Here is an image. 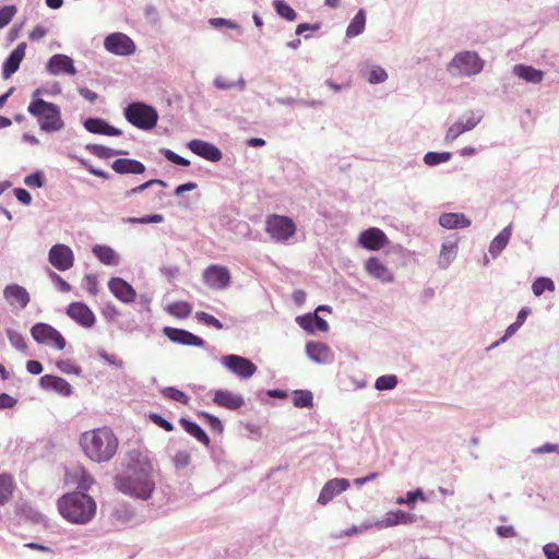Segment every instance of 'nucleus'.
Segmentation results:
<instances>
[{
  "label": "nucleus",
  "instance_id": "nucleus-1",
  "mask_svg": "<svg viewBox=\"0 0 559 559\" xmlns=\"http://www.w3.org/2000/svg\"><path fill=\"white\" fill-rule=\"evenodd\" d=\"M80 444L85 455L97 463L109 461L118 449V439L108 428H97L82 433Z\"/></svg>",
  "mask_w": 559,
  "mask_h": 559
},
{
  "label": "nucleus",
  "instance_id": "nucleus-2",
  "mask_svg": "<svg viewBox=\"0 0 559 559\" xmlns=\"http://www.w3.org/2000/svg\"><path fill=\"white\" fill-rule=\"evenodd\" d=\"M115 485L117 489L126 495L148 499L154 490L152 479V466L148 463L139 466L129 467L124 476L116 477Z\"/></svg>",
  "mask_w": 559,
  "mask_h": 559
},
{
  "label": "nucleus",
  "instance_id": "nucleus-3",
  "mask_svg": "<svg viewBox=\"0 0 559 559\" xmlns=\"http://www.w3.org/2000/svg\"><path fill=\"white\" fill-rule=\"evenodd\" d=\"M60 514L69 522L85 524L96 514L95 500L84 492H71L58 500Z\"/></svg>",
  "mask_w": 559,
  "mask_h": 559
},
{
  "label": "nucleus",
  "instance_id": "nucleus-4",
  "mask_svg": "<svg viewBox=\"0 0 559 559\" xmlns=\"http://www.w3.org/2000/svg\"><path fill=\"white\" fill-rule=\"evenodd\" d=\"M39 90L33 93V99L27 108L28 112L37 118L43 131L55 132L61 130L64 123L61 119L59 107L39 98Z\"/></svg>",
  "mask_w": 559,
  "mask_h": 559
},
{
  "label": "nucleus",
  "instance_id": "nucleus-5",
  "mask_svg": "<svg viewBox=\"0 0 559 559\" xmlns=\"http://www.w3.org/2000/svg\"><path fill=\"white\" fill-rule=\"evenodd\" d=\"M124 118L138 129L151 130L157 124L158 112L153 106L134 102L124 108Z\"/></svg>",
  "mask_w": 559,
  "mask_h": 559
},
{
  "label": "nucleus",
  "instance_id": "nucleus-6",
  "mask_svg": "<svg viewBox=\"0 0 559 559\" xmlns=\"http://www.w3.org/2000/svg\"><path fill=\"white\" fill-rule=\"evenodd\" d=\"M265 231L278 242H285L296 234V224L284 215L272 214L266 217Z\"/></svg>",
  "mask_w": 559,
  "mask_h": 559
},
{
  "label": "nucleus",
  "instance_id": "nucleus-7",
  "mask_svg": "<svg viewBox=\"0 0 559 559\" xmlns=\"http://www.w3.org/2000/svg\"><path fill=\"white\" fill-rule=\"evenodd\" d=\"M484 68V61L474 51L457 53L450 63V69L461 75H474Z\"/></svg>",
  "mask_w": 559,
  "mask_h": 559
},
{
  "label": "nucleus",
  "instance_id": "nucleus-8",
  "mask_svg": "<svg viewBox=\"0 0 559 559\" xmlns=\"http://www.w3.org/2000/svg\"><path fill=\"white\" fill-rule=\"evenodd\" d=\"M33 338L40 344L53 345L58 349L66 347V340L59 331L46 323H37L31 330Z\"/></svg>",
  "mask_w": 559,
  "mask_h": 559
},
{
  "label": "nucleus",
  "instance_id": "nucleus-9",
  "mask_svg": "<svg viewBox=\"0 0 559 559\" xmlns=\"http://www.w3.org/2000/svg\"><path fill=\"white\" fill-rule=\"evenodd\" d=\"M222 365L242 379H248L257 372V366L248 358L238 355L222 357Z\"/></svg>",
  "mask_w": 559,
  "mask_h": 559
},
{
  "label": "nucleus",
  "instance_id": "nucleus-10",
  "mask_svg": "<svg viewBox=\"0 0 559 559\" xmlns=\"http://www.w3.org/2000/svg\"><path fill=\"white\" fill-rule=\"evenodd\" d=\"M230 272L226 266L212 264L203 271V281L213 289H225L230 283Z\"/></svg>",
  "mask_w": 559,
  "mask_h": 559
},
{
  "label": "nucleus",
  "instance_id": "nucleus-11",
  "mask_svg": "<svg viewBox=\"0 0 559 559\" xmlns=\"http://www.w3.org/2000/svg\"><path fill=\"white\" fill-rule=\"evenodd\" d=\"M105 48L115 55L129 56L135 51L133 40L123 33L108 35L104 41Z\"/></svg>",
  "mask_w": 559,
  "mask_h": 559
},
{
  "label": "nucleus",
  "instance_id": "nucleus-12",
  "mask_svg": "<svg viewBox=\"0 0 559 559\" xmlns=\"http://www.w3.org/2000/svg\"><path fill=\"white\" fill-rule=\"evenodd\" d=\"M48 259L50 264L59 271H67L74 264V254L67 245L58 243L50 248Z\"/></svg>",
  "mask_w": 559,
  "mask_h": 559
},
{
  "label": "nucleus",
  "instance_id": "nucleus-13",
  "mask_svg": "<svg viewBox=\"0 0 559 559\" xmlns=\"http://www.w3.org/2000/svg\"><path fill=\"white\" fill-rule=\"evenodd\" d=\"M358 243L367 250L378 251L389 243V239L380 228L370 227L359 234Z\"/></svg>",
  "mask_w": 559,
  "mask_h": 559
},
{
  "label": "nucleus",
  "instance_id": "nucleus-14",
  "mask_svg": "<svg viewBox=\"0 0 559 559\" xmlns=\"http://www.w3.org/2000/svg\"><path fill=\"white\" fill-rule=\"evenodd\" d=\"M483 119V116L475 111H469L465 117V120H460L451 124L445 133V142H453L462 133L473 130L477 127Z\"/></svg>",
  "mask_w": 559,
  "mask_h": 559
},
{
  "label": "nucleus",
  "instance_id": "nucleus-15",
  "mask_svg": "<svg viewBox=\"0 0 559 559\" xmlns=\"http://www.w3.org/2000/svg\"><path fill=\"white\" fill-rule=\"evenodd\" d=\"M66 484L75 486L78 489L87 491L94 484L93 476L81 465H74L67 469Z\"/></svg>",
  "mask_w": 559,
  "mask_h": 559
},
{
  "label": "nucleus",
  "instance_id": "nucleus-16",
  "mask_svg": "<svg viewBox=\"0 0 559 559\" xmlns=\"http://www.w3.org/2000/svg\"><path fill=\"white\" fill-rule=\"evenodd\" d=\"M67 314L85 329L92 328L96 322L94 312L83 302H72L67 309Z\"/></svg>",
  "mask_w": 559,
  "mask_h": 559
},
{
  "label": "nucleus",
  "instance_id": "nucleus-17",
  "mask_svg": "<svg viewBox=\"0 0 559 559\" xmlns=\"http://www.w3.org/2000/svg\"><path fill=\"white\" fill-rule=\"evenodd\" d=\"M365 271L381 283H391L394 281L393 272L381 262L377 257H371L365 261Z\"/></svg>",
  "mask_w": 559,
  "mask_h": 559
},
{
  "label": "nucleus",
  "instance_id": "nucleus-18",
  "mask_svg": "<svg viewBox=\"0 0 559 559\" xmlns=\"http://www.w3.org/2000/svg\"><path fill=\"white\" fill-rule=\"evenodd\" d=\"M108 288L111 294L121 302L130 304L136 298L134 288L120 277H112L108 282Z\"/></svg>",
  "mask_w": 559,
  "mask_h": 559
},
{
  "label": "nucleus",
  "instance_id": "nucleus-19",
  "mask_svg": "<svg viewBox=\"0 0 559 559\" xmlns=\"http://www.w3.org/2000/svg\"><path fill=\"white\" fill-rule=\"evenodd\" d=\"M163 332L171 342L181 345L202 347L205 344L201 337L186 330L165 326Z\"/></svg>",
  "mask_w": 559,
  "mask_h": 559
},
{
  "label": "nucleus",
  "instance_id": "nucleus-20",
  "mask_svg": "<svg viewBox=\"0 0 559 559\" xmlns=\"http://www.w3.org/2000/svg\"><path fill=\"white\" fill-rule=\"evenodd\" d=\"M349 487V481L345 478H333L325 483L318 497V503L325 506L335 496L342 493Z\"/></svg>",
  "mask_w": 559,
  "mask_h": 559
},
{
  "label": "nucleus",
  "instance_id": "nucleus-21",
  "mask_svg": "<svg viewBox=\"0 0 559 559\" xmlns=\"http://www.w3.org/2000/svg\"><path fill=\"white\" fill-rule=\"evenodd\" d=\"M46 68L47 71L53 75H58L62 72L70 75H74L76 73L73 60L70 57L60 53L53 55L49 59Z\"/></svg>",
  "mask_w": 559,
  "mask_h": 559
},
{
  "label": "nucleus",
  "instance_id": "nucleus-22",
  "mask_svg": "<svg viewBox=\"0 0 559 559\" xmlns=\"http://www.w3.org/2000/svg\"><path fill=\"white\" fill-rule=\"evenodd\" d=\"M188 147L197 155L210 160L218 162L222 158V152L212 143L202 140H192Z\"/></svg>",
  "mask_w": 559,
  "mask_h": 559
},
{
  "label": "nucleus",
  "instance_id": "nucleus-23",
  "mask_svg": "<svg viewBox=\"0 0 559 559\" xmlns=\"http://www.w3.org/2000/svg\"><path fill=\"white\" fill-rule=\"evenodd\" d=\"M26 43H21L16 46V48L10 53L7 60L3 63L2 68V76L4 79L11 78L14 74L25 57Z\"/></svg>",
  "mask_w": 559,
  "mask_h": 559
},
{
  "label": "nucleus",
  "instance_id": "nucleus-24",
  "mask_svg": "<svg viewBox=\"0 0 559 559\" xmlns=\"http://www.w3.org/2000/svg\"><path fill=\"white\" fill-rule=\"evenodd\" d=\"M213 402L219 406L230 411L240 408L245 401L242 396L234 394L228 390H217L214 393Z\"/></svg>",
  "mask_w": 559,
  "mask_h": 559
},
{
  "label": "nucleus",
  "instance_id": "nucleus-25",
  "mask_svg": "<svg viewBox=\"0 0 559 559\" xmlns=\"http://www.w3.org/2000/svg\"><path fill=\"white\" fill-rule=\"evenodd\" d=\"M40 385L45 390L55 391L62 396H69L72 394L71 384L66 379L57 376L45 374L40 378Z\"/></svg>",
  "mask_w": 559,
  "mask_h": 559
},
{
  "label": "nucleus",
  "instance_id": "nucleus-26",
  "mask_svg": "<svg viewBox=\"0 0 559 559\" xmlns=\"http://www.w3.org/2000/svg\"><path fill=\"white\" fill-rule=\"evenodd\" d=\"M415 521V514L397 510L388 512L385 516L381 521L377 522L374 525L379 528H386L399 524H412Z\"/></svg>",
  "mask_w": 559,
  "mask_h": 559
},
{
  "label": "nucleus",
  "instance_id": "nucleus-27",
  "mask_svg": "<svg viewBox=\"0 0 559 559\" xmlns=\"http://www.w3.org/2000/svg\"><path fill=\"white\" fill-rule=\"evenodd\" d=\"M84 127L91 133L105 134L110 136H118L122 134L120 129L108 124L104 119L100 118L86 119Z\"/></svg>",
  "mask_w": 559,
  "mask_h": 559
},
{
  "label": "nucleus",
  "instance_id": "nucleus-28",
  "mask_svg": "<svg viewBox=\"0 0 559 559\" xmlns=\"http://www.w3.org/2000/svg\"><path fill=\"white\" fill-rule=\"evenodd\" d=\"M4 298L11 305L19 306L20 308H25L29 302V295L27 290L20 285H8L3 290Z\"/></svg>",
  "mask_w": 559,
  "mask_h": 559
},
{
  "label": "nucleus",
  "instance_id": "nucleus-29",
  "mask_svg": "<svg viewBox=\"0 0 559 559\" xmlns=\"http://www.w3.org/2000/svg\"><path fill=\"white\" fill-rule=\"evenodd\" d=\"M111 168L114 171L121 175H140L143 174L146 169L143 163L131 158H118L111 164Z\"/></svg>",
  "mask_w": 559,
  "mask_h": 559
},
{
  "label": "nucleus",
  "instance_id": "nucleus-30",
  "mask_svg": "<svg viewBox=\"0 0 559 559\" xmlns=\"http://www.w3.org/2000/svg\"><path fill=\"white\" fill-rule=\"evenodd\" d=\"M306 349L308 356L318 364H325L331 360V350L324 343H308Z\"/></svg>",
  "mask_w": 559,
  "mask_h": 559
},
{
  "label": "nucleus",
  "instance_id": "nucleus-31",
  "mask_svg": "<svg viewBox=\"0 0 559 559\" xmlns=\"http://www.w3.org/2000/svg\"><path fill=\"white\" fill-rule=\"evenodd\" d=\"M439 224L448 229L465 228L471 221L462 213H444L439 217Z\"/></svg>",
  "mask_w": 559,
  "mask_h": 559
},
{
  "label": "nucleus",
  "instance_id": "nucleus-32",
  "mask_svg": "<svg viewBox=\"0 0 559 559\" xmlns=\"http://www.w3.org/2000/svg\"><path fill=\"white\" fill-rule=\"evenodd\" d=\"M513 73L520 79L533 84H538L544 79V72L542 70L525 64L514 66Z\"/></svg>",
  "mask_w": 559,
  "mask_h": 559
},
{
  "label": "nucleus",
  "instance_id": "nucleus-33",
  "mask_svg": "<svg viewBox=\"0 0 559 559\" xmlns=\"http://www.w3.org/2000/svg\"><path fill=\"white\" fill-rule=\"evenodd\" d=\"M92 251L106 265H117L119 263V255L108 246L96 245Z\"/></svg>",
  "mask_w": 559,
  "mask_h": 559
},
{
  "label": "nucleus",
  "instance_id": "nucleus-34",
  "mask_svg": "<svg viewBox=\"0 0 559 559\" xmlns=\"http://www.w3.org/2000/svg\"><path fill=\"white\" fill-rule=\"evenodd\" d=\"M182 428L193 438H195L199 442L204 444L205 447L210 445V438L205 433V431L195 423L190 421L186 418H180L179 420Z\"/></svg>",
  "mask_w": 559,
  "mask_h": 559
},
{
  "label": "nucleus",
  "instance_id": "nucleus-35",
  "mask_svg": "<svg viewBox=\"0 0 559 559\" xmlns=\"http://www.w3.org/2000/svg\"><path fill=\"white\" fill-rule=\"evenodd\" d=\"M511 237V227L503 228L491 241L489 252L491 255L497 257L507 247Z\"/></svg>",
  "mask_w": 559,
  "mask_h": 559
},
{
  "label": "nucleus",
  "instance_id": "nucleus-36",
  "mask_svg": "<svg viewBox=\"0 0 559 559\" xmlns=\"http://www.w3.org/2000/svg\"><path fill=\"white\" fill-rule=\"evenodd\" d=\"M366 25V14L364 10H359L354 19L350 21L349 25L346 29V36L347 37H356L360 35Z\"/></svg>",
  "mask_w": 559,
  "mask_h": 559
},
{
  "label": "nucleus",
  "instance_id": "nucleus-37",
  "mask_svg": "<svg viewBox=\"0 0 559 559\" xmlns=\"http://www.w3.org/2000/svg\"><path fill=\"white\" fill-rule=\"evenodd\" d=\"M14 487L15 485L11 476L0 475V506H3L11 499Z\"/></svg>",
  "mask_w": 559,
  "mask_h": 559
},
{
  "label": "nucleus",
  "instance_id": "nucleus-38",
  "mask_svg": "<svg viewBox=\"0 0 559 559\" xmlns=\"http://www.w3.org/2000/svg\"><path fill=\"white\" fill-rule=\"evenodd\" d=\"M166 310L169 314L179 318V319H186L190 316L192 311V307L187 301H176L173 304H169L166 307Z\"/></svg>",
  "mask_w": 559,
  "mask_h": 559
},
{
  "label": "nucleus",
  "instance_id": "nucleus-39",
  "mask_svg": "<svg viewBox=\"0 0 559 559\" xmlns=\"http://www.w3.org/2000/svg\"><path fill=\"white\" fill-rule=\"evenodd\" d=\"M160 393L165 399L181 403L182 405H188L190 402V397L183 391L173 386L164 388Z\"/></svg>",
  "mask_w": 559,
  "mask_h": 559
},
{
  "label": "nucleus",
  "instance_id": "nucleus-40",
  "mask_svg": "<svg viewBox=\"0 0 559 559\" xmlns=\"http://www.w3.org/2000/svg\"><path fill=\"white\" fill-rule=\"evenodd\" d=\"M273 7L281 17L290 22L297 19V13L295 12V10L284 0H274Z\"/></svg>",
  "mask_w": 559,
  "mask_h": 559
},
{
  "label": "nucleus",
  "instance_id": "nucleus-41",
  "mask_svg": "<svg viewBox=\"0 0 559 559\" xmlns=\"http://www.w3.org/2000/svg\"><path fill=\"white\" fill-rule=\"evenodd\" d=\"M312 400V393L308 390H297L293 395V403L296 407H310Z\"/></svg>",
  "mask_w": 559,
  "mask_h": 559
},
{
  "label": "nucleus",
  "instance_id": "nucleus-42",
  "mask_svg": "<svg viewBox=\"0 0 559 559\" xmlns=\"http://www.w3.org/2000/svg\"><path fill=\"white\" fill-rule=\"evenodd\" d=\"M532 290L535 296H540L545 290L554 292L555 284L549 277H538L534 281Z\"/></svg>",
  "mask_w": 559,
  "mask_h": 559
},
{
  "label": "nucleus",
  "instance_id": "nucleus-43",
  "mask_svg": "<svg viewBox=\"0 0 559 559\" xmlns=\"http://www.w3.org/2000/svg\"><path fill=\"white\" fill-rule=\"evenodd\" d=\"M311 322L314 323L316 329L319 331L325 332L329 329L328 322L319 316H314L313 318H309V319L300 318V320H299V324L306 330H312V328L310 326Z\"/></svg>",
  "mask_w": 559,
  "mask_h": 559
},
{
  "label": "nucleus",
  "instance_id": "nucleus-44",
  "mask_svg": "<svg viewBox=\"0 0 559 559\" xmlns=\"http://www.w3.org/2000/svg\"><path fill=\"white\" fill-rule=\"evenodd\" d=\"M397 384V378L394 374L381 376L376 380L374 388L379 391L392 390Z\"/></svg>",
  "mask_w": 559,
  "mask_h": 559
},
{
  "label": "nucleus",
  "instance_id": "nucleus-45",
  "mask_svg": "<svg viewBox=\"0 0 559 559\" xmlns=\"http://www.w3.org/2000/svg\"><path fill=\"white\" fill-rule=\"evenodd\" d=\"M154 185H159L162 187H166L167 183L162 180V179H151V180H147L146 182L142 183V185H139L132 189H129L124 192V198H131L132 195L134 194H138V193H141L143 192L144 190H146L147 188L154 186Z\"/></svg>",
  "mask_w": 559,
  "mask_h": 559
},
{
  "label": "nucleus",
  "instance_id": "nucleus-46",
  "mask_svg": "<svg viewBox=\"0 0 559 559\" xmlns=\"http://www.w3.org/2000/svg\"><path fill=\"white\" fill-rule=\"evenodd\" d=\"M450 158H451V153H449V152H442V153L429 152L425 155L424 162L429 166H435L440 163L448 162Z\"/></svg>",
  "mask_w": 559,
  "mask_h": 559
},
{
  "label": "nucleus",
  "instance_id": "nucleus-47",
  "mask_svg": "<svg viewBox=\"0 0 559 559\" xmlns=\"http://www.w3.org/2000/svg\"><path fill=\"white\" fill-rule=\"evenodd\" d=\"M7 335L12 346L22 352L26 350L27 344L21 333L14 330H8Z\"/></svg>",
  "mask_w": 559,
  "mask_h": 559
},
{
  "label": "nucleus",
  "instance_id": "nucleus-48",
  "mask_svg": "<svg viewBox=\"0 0 559 559\" xmlns=\"http://www.w3.org/2000/svg\"><path fill=\"white\" fill-rule=\"evenodd\" d=\"M90 151L99 158H110L112 156L123 154V152L97 144L90 146Z\"/></svg>",
  "mask_w": 559,
  "mask_h": 559
},
{
  "label": "nucleus",
  "instance_id": "nucleus-49",
  "mask_svg": "<svg viewBox=\"0 0 559 559\" xmlns=\"http://www.w3.org/2000/svg\"><path fill=\"white\" fill-rule=\"evenodd\" d=\"M198 415L206 420V424L213 431L217 433H222L224 431V426L216 416L206 412H200Z\"/></svg>",
  "mask_w": 559,
  "mask_h": 559
},
{
  "label": "nucleus",
  "instance_id": "nucleus-50",
  "mask_svg": "<svg viewBox=\"0 0 559 559\" xmlns=\"http://www.w3.org/2000/svg\"><path fill=\"white\" fill-rule=\"evenodd\" d=\"M17 9L15 5H4L0 9V28L7 26L14 15L16 14Z\"/></svg>",
  "mask_w": 559,
  "mask_h": 559
},
{
  "label": "nucleus",
  "instance_id": "nucleus-51",
  "mask_svg": "<svg viewBox=\"0 0 559 559\" xmlns=\"http://www.w3.org/2000/svg\"><path fill=\"white\" fill-rule=\"evenodd\" d=\"M388 79V74L384 69L380 67H373L369 73L368 82L370 84L382 83Z\"/></svg>",
  "mask_w": 559,
  "mask_h": 559
},
{
  "label": "nucleus",
  "instance_id": "nucleus-52",
  "mask_svg": "<svg viewBox=\"0 0 559 559\" xmlns=\"http://www.w3.org/2000/svg\"><path fill=\"white\" fill-rule=\"evenodd\" d=\"M197 318L209 326H213L217 330L223 329V323L218 319L213 317L212 314L200 311V312H197Z\"/></svg>",
  "mask_w": 559,
  "mask_h": 559
},
{
  "label": "nucleus",
  "instance_id": "nucleus-53",
  "mask_svg": "<svg viewBox=\"0 0 559 559\" xmlns=\"http://www.w3.org/2000/svg\"><path fill=\"white\" fill-rule=\"evenodd\" d=\"M148 418L151 419L152 423H154L155 425H157L158 427L163 428L166 431L174 430V425L170 421H168L167 419H165L163 416H160L159 414L151 413L148 415Z\"/></svg>",
  "mask_w": 559,
  "mask_h": 559
},
{
  "label": "nucleus",
  "instance_id": "nucleus-54",
  "mask_svg": "<svg viewBox=\"0 0 559 559\" xmlns=\"http://www.w3.org/2000/svg\"><path fill=\"white\" fill-rule=\"evenodd\" d=\"M163 155L171 163L176 164V165H179V166H189L190 165V162L181 156H179L178 154H176L175 152H173L171 150H163L162 151Z\"/></svg>",
  "mask_w": 559,
  "mask_h": 559
},
{
  "label": "nucleus",
  "instance_id": "nucleus-55",
  "mask_svg": "<svg viewBox=\"0 0 559 559\" xmlns=\"http://www.w3.org/2000/svg\"><path fill=\"white\" fill-rule=\"evenodd\" d=\"M372 527V524H365V525H361V526H356V525H353L352 527L347 528V530H344V531H341L340 533H337L335 535L336 538H343V537H348V536H352L354 534H359L366 530H369Z\"/></svg>",
  "mask_w": 559,
  "mask_h": 559
},
{
  "label": "nucleus",
  "instance_id": "nucleus-56",
  "mask_svg": "<svg viewBox=\"0 0 559 559\" xmlns=\"http://www.w3.org/2000/svg\"><path fill=\"white\" fill-rule=\"evenodd\" d=\"M84 286L85 289L93 296H96L98 293V282L97 277L93 274H87L84 277Z\"/></svg>",
  "mask_w": 559,
  "mask_h": 559
},
{
  "label": "nucleus",
  "instance_id": "nucleus-57",
  "mask_svg": "<svg viewBox=\"0 0 559 559\" xmlns=\"http://www.w3.org/2000/svg\"><path fill=\"white\" fill-rule=\"evenodd\" d=\"M24 182L32 188H40L44 183L43 177L39 173L31 174L25 177Z\"/></svg>",
  "mask_w": 559,
  "mask_h": 559
},
{
  "label": "nucleus",
  "instance_id": "nucleus-58",
  "mask_svg": "<svg viewBox=\"0 0 559 559\" xmlns=\"http://www.w3.org/2000/svg\"><path fill=\"white\" fill-rule=\"evenodd\" d=\"M543 550L547 559H559V546L557 544H546Z\"/></svg>",
  "mask_w": 559,
  "mask_h": 559
},
{
  "label": "nucleus",
  "instance_id": "nucleus-59",
  "mask_svg": "<svg viewBox=\"0 0 559 559\" xmlns=\"http://www.w3.org/2000/svg\"><path fill=\"white\" fill-rule=\"evenodd\" d=\"M417 499H420L421 501L426 500V497H425V495H424L421 489H416L414 491H408L406 497H405L406 504H408V506H414V503H415V501Z\"/></svg>",
  "mask_w": 559,
  "mask_h": 559
},
{
  "label": "nucleus",
  "instance_id": "nucleus-60",
  "mask_svg": "<svg viewBox=\"0 0 559 559\" xmlns=\"http://www.w3.org/2000/svg\"><path fill=\"white\" fill-rule=\"evenodd\" d=\"M210 24L215 27L219 28L223 26L229 27V28H238V25L231 22L230 20L222 19V17H214L210 20Z\"/></svg>",
  "mask_w": 559,
  "mask_h": 559
},
{
  "label": "nucleus",
  "instance_id": "nucleus-61",
  "mask_svg": "<svg viewBox=\"0 0 559 559\" xmlns=\"http://www.w3.org/2000/svg\"><path fill=\"white\" fill-rule=\"evenodd\" d=\"M51 280L57 284L58 288L63 292L68 293L71 290V285L67 283L60 275H58L55 272L50 273Z\"/></svg>",
  "mask_w": 559,
  "mask_h": 559
},
{
  "label": "nucleus",
  "instance_id": "nucleus-62",
  "mask_svg": "<svg viewBox=\"0 0 559 559\" xmlns=\"http://www.w3.org/2000/svg\"><path fill=\"white\" fill-rule=\"evenodd\" d=\"M47 34V29L45 26L43 25H36L31 32H29V39L35 41V40H40L41 38H44Z\"/></svg>",
  "mask_w": 559,
  "mask_h": 559
},
{
  "label": "nucleus",
  "instance_id": "nucleus-63",
  "mask_svg": "<svg viewBox=\"0 0 559 559\" xmlns=\"http://www.w3.org/2000/svg\"><path fill=\"white\" fill-rule=\"evenodd\" d=\"M14 194L16 199L25 205H28L32 202V197L29 192L25 189L17 188L14 190Z\"/></svg>",
  "mask_w": 559,
  "mask_h": 559
},
{
  "label": "nucleus",
  "instance_id": "nucleus-64",
  "mask_svg": "<svg viewBox=\"0 0 559 559\" xmlns=\"http://www.w3.org/2000/svg\"><path fill=\"white\" fill-rule=\"evenodd\" d=\"M174 462H175L177 467H185L190 462V455L187 452H183V451L178 452L174 456Z\"/></svg>",
  "mask_w": 559,
  "mask_h": 559
}]
</instances>
